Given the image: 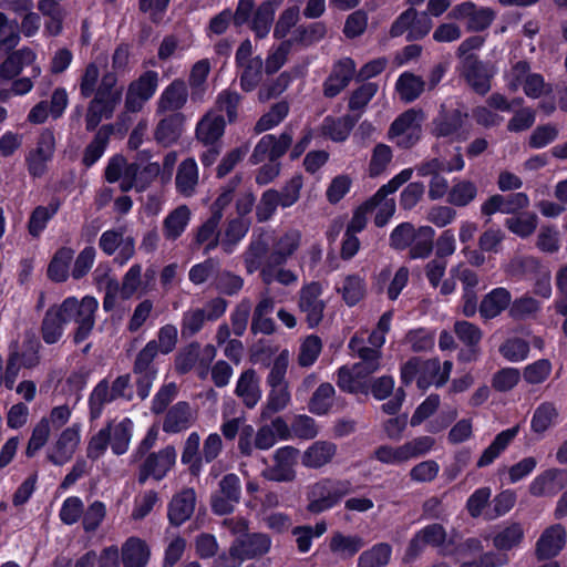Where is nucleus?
<instances>
[{"label":"nucleus","instance_id":"obj_1","mask_svg":"<svg viewBox=\"0 0 567 567\" xmlns=\"http://www.w3.org/2000/svg\"><path fill=\"white\" fill-rule=\"evenodd\" d=\"M453 363L445 361L443 365L439 359L421 360L412 358L401 368V380L404 384H410L414 380L421 390H426L431 385H444L452 372Z\"/></svg>","mask_w":567,"mask_h":567},{"label":"nucleus","instance_id":"obj_2","mask_svg":"<svg viewBox=\"0 0 567 567\" xmlns=\"http://www.w3.org/2000/svg\"><path fill=\"white\" fill-rule=\"evenodd\" d=\"M117 78L114 72L102 76L101 84L94 97L87 105L85 127L93 131L102 122L113 116L116 105L121 101L122 91L116 89Z\"/></svg>","mask_w":567,"mask_h":567},{"label":"nucleus","instance_id":"obj_3","mask_svg":"<svg viewBox=\"0 0 567 567\" xmlns=\"http://www.w3.org/2000/svg\"><path fill=\"white\" fill-rule=\"evenodd\" d=\"M456 280L462 284V313L467 317H474L477 311L478 275L464 264H457L450 269V277L443 280L440 293L451 295L456 290Z\"/></svg>","mask_w":567,"mask_h":567},{"label":"nucleus","instance_id":"obj_4","mask_svg":"<svg viewBox=\"0 0 567 567\" xmlns=\"http://www.w3.org/2000/svg\"><path fill=\"white\" fill-rule=\"evenodd\" d=\"M351 492V483L347 480L321 478L308 487L307 511L320 514L331 509Z\"/></svg>","mask_w":567,"mask_h":567},{"label":"nucleus","instance_id":"obj_5","mask_svg":"<svg viewBox=\"0 0 567 567\" xmlns=\"http://www.w3.org/2000/svg\"><path fill=\"white\" fill-rule=\"evenodd\" d=\"M505 81L509 91L516 92L522 89L525 95L533 100L553 94V85L546 82L542 74L532 72L526 61L516 62L505 73Z\"/></svg>","mask_w":567,"mask_h":567},{"label":"nucleus","instance_id":"obj_6","mask_svg":"<svg viewBox=\"0 0 567 567\" xmlns=\"http://www.w3.org/2000/svg\"><path fill=\"white\" fill-rule=\"evenodd\" d=\"M65 321L74 320L78 328L74 332V342L84 341L92 332L95 324V312L99 302L94 297L85 296L81 300L75 297L66 298L61 305Z\"/></svg>","mask_w":567,"mask_h":567},{"label":"nucleus","instance_id":"obj_7","mask_svg":"<svg viewBox=\"0 0 567 567\" xmlns=\"http://www.w3.org/2000/svg\"><path fill=\"white\" fill-rule=\"evenodd\" d=\"M412 174L411 168L401 171L365 202L369 212L374 213V224L378 227H383L395 213V202L393 198H389V195L395 193L404 183L410 181Z\"/></svg>","mask_w":567,"mask_h":567},{"label":"nucleus","instance_id":"obj_8","mask_svg":"<svg viewBox=\"0 0 567 567\" xmlns=\"http://www.w3.org/2000/svg\"><path fill=\"white\" fill-rule=\"evenodd\" d=\"M56 141L53 131L43 128L33 146L27 152L24 162L28 173L33 178L44 176L55 153Z\"/></svg>","mask_w":567,"mask_h":567},{"label":"nucleus","instance_id":"obj_9","mask_svg":"<svg viewBox=\"0 0 567 567\" xmlns=\"http://www.w3.org/2000/svg\"><path fill=\"white\" fill-rule=\"evenodd\" d=\"M424 120L425 114L422 110L410 109L393 121L389 128L388 137L399 147H412L421 137Z\"/></svg>","mask_w":567,"mask_h":567},{"label":"nucleus","instance_id":"obj_10","mask_svg":"<svg viewBox=\"0 0 567 567\" xmlns=\"http://www.w3.org/2000/svg\"><path fill=\"white\" fill-rule=\"evenodd\" d=\"M432 27L433 22L426 13L419 14L414 8H409L393 21L389 34L391 38L405 34L408 41H414L427 35Z\"/></svg>","mask_w":567,"mask_h":567},{"label":"nucleus","instance_id":"obj_11","mask_svg":"<svg viewBox=\"0 0 567 567\" xmlns=\"http://www.w3.org/2000/svg\"><path fill=\"white\" fill-rule=\"evenodd\" d=\"M455 21H464L468 32H482L491 27L496 13L488 7H478L472 1L455 4L449 13Z\"/></svg>","mask_w":567,"mask_h":567},{"label":"nucleus","instance_id":"obj_12","mask_svg":"<svg viewBox=\"0 0 567 567\" xmlns=\"http://www.w3.org/2000/svg\"><path fill=\"white\" fill-rule=\"evenodd\" d=\"M292 138L293 132L290 127H286L279 135L267 134L262 136L256 144L249 162L252 165H257L267 158L277 162L291 146Z\"/></svg>","mask_w":567,"mask_h":567},{"label":"nucleus","instance_id":"obj_13","mask_svg":"<svg viewBox=\"0 0 567 567\" xmlns=\"http://www.w3.org/2000/svg\"><path fill=\"white\" fill-rule=\"evenodd\" d=\"M241 497V484L239 477L229 473L223 476L218 483V489L212 495L210 506L215 514L226 515L234 512Z\"/></svg>","mask_w":567,"mask_h":567},{"label":"nucleus","instance_id":"obj_14","mask_svg":"<svg viewBox=\"0 0 567 567\" xmlns=\"http://www.w3.org/2000/svg\"><path fill=\"white\" fill-rule=\"evenodd\" d=\"M322 291L320 282L311 281L303 285L298 292V308L306 315L310 328L317 327L322 321L326 309V302L321 299Z\"/></svg>","mask_w":567,"mask_h":567},{"label":"nucleus","instance_id":"obj_15","mask_svg":"<svg viewBox=\"0 0 567 567\" xmlns=\"http://www.w3.org/2000/svg\"><path fill=\"white\" fill-rule=\"evenodd\" d=\"M176 456V450L172 445L151 453L140 467L138 482L144 484L150 477L163 480L175 465Z\"/></svg>","mask_w":567,"mask_h":567},{"label":"nucleus","instance_id":"obj_16","mask_svg":"<svg viewBox=\"0 0 567 567\" xmlns=\"http://www.w3.org/2000/svg\"><path fill=\"white\" fill-rule=\"evenodd\" d=\"M158 86V74L155 71H146L127 89L125 107L128 112H140L144 104L155 94Z\"/></svg>","mask_w":567,"mask_h":567},{"label":"nucleus","instance_id":"obj_17","mask_svg":"<svg viewBox=\"0 0 567 567\" xmlns=\"http://www.w3.org/2000/svg\"><path fill=\"white\" fill-rule=\"evenodd\" d=\"M125 233V227L107 229L102 233L99 240V246L105 255L112 256L118 250L115 260H118L121 265L130 260L135 254V240L132 236H126Z\"/></svg>","mask_w":567,"mask_h":567},{"label":"nucleus","instance_id":"obj_18","mask_svg":"<svg viewBox=\"0 0 567 567\" xmlns=\"http://www.w3.org/2000/svg\"><path fill=\"white\" fill-rule=\"evenodd\" d=\"M80 433L81 426L79 424H73L64 429L55 442L48 449V461L58 466L68 463L80 444Z\"/></svg>","mask_w":567,"mask_h":567},{"label":"nucleus","instance_id":"obj_19","mask_svg":"<svg viewBox=\"0 0 567 567\" xmlns=\"http://www.w3.org/2000/svg\"><path fill=\"white\" fill-rule=\"evenodd\" d=\"M298 450L292 446L278 449L274 454V464L262 471L264 478L272 482H291L296 476L295 464Z\"/></svg>","mask_w":567,"mask_h":567},{"label":"nucleus","instance_id":"obj_20","mask_svg":"<svg viewBox=\"0 0 567 567\" xmlns=\"http://www.w3.org/2000/svg\"><path fill=\"white\" fill-rule=\"evenodd\" d=\"M35 60L37 53L29 47L10 51L0 63V79L12 80L28 65H32V78H38L41 74V68L34 65Z\"/></svg>","mask_w":567,"mask_h":567},{"label":"nucleus","instance_id":"obj_21","mask_svg":"<svg viewBox=\"0 0 567 567\" xmlns=\"http://www.w3.org/2000/svg\"><path fill=\"white\" fill-rule=\"evenodd\" d=\"M567 485V471L549 468L538 474L529 484L528 492L534 497L556 495Z\"/></svg>","mask_w":567,"mask_h":567},{"label":"nucleus","instance_id":"obj_22","mask_svg":"<svg viewBox=\"0 0 567 567\" xmlns=\"http://www.w3.org/2000/svg\"><path fill=\"white\" fill-rule=\"evenodd\" d=\"M467 118L466 113L460 110L441 112L433 121L432 134L436 137H446L452 141H462L465 136L461 130Z\"/></svg>","mask_w":567,"mask_h":567},{"label":"nucleus","instance_id":"obj_23","mask_svg":"<svg viewBox=\"0 0 567 567\" xmlns=\"http://www.w3.org/2000/svg\"><path fill=\"white\" fill-rule=\"evenodd\" d=\"M446 540V532L440 524H431L419 530L411 539L405 553L406 559H414L426 545L441 547Z\"/></svg>","mask_w":567,"mask_h":567},{"label":"nucleus","instance_id":"obj_24","mask_svg":"<svg viewBox=\"0 0 567 567\" xmlns=\"http://www.w3.org/2000/svg\"><path fill=\"white\" fill-rule=\"evenodd\" d=\"M355 72V63L344 58L333 65L330 75L323 83V94L327 97H334L348 86Z\"/></svg>","mask_w":567,"mask_h":567},{"label":"nucleus","instance_id":"obj_25","mask_svg":"<svg viewBox=\"0 0 567 567\" xmlns=\"http://www.w3.org/2000/svg\"><path fill=\"white\" fill-rule=\"evenodd\" d=\"M364 546V540L357 534L333 532L328 539L329 551L338 559L347 560L354 557Z\"/></svg>","mask_w":567,"mask_h":567},{"label":"nucleus","instance_id":"obj_26","mask_svg":"<svg viewBox=\"0 0 567 567\" xmlns=\"http://www.w3.org/2000/svg\"><path fill=\"white\" fill-rule=\"evenodd\" d=\"M338 446L331 441L319 440L309 445L301 456L305 467L318 470L330 464L336 457Z\"/></svg>","mask_w":567,"mask_h":567},{"label":"nucleus","instance_id":"obj_27","mask_svg":"<svg viewBox=\"0 0 567 567\" xmlns=\"http://www.w3.org/2000/svg\"><path fill=\"white\" fill-rule=\"evenodd\" d=\"M196 504V493L193 488H184L173 496L168 505L171 524L179 526L190 518Z\"/></svg>","mask_w":567,"mask_h":567},{"label":"nucleus","instance_id":"obj_28","mask_svg":"<svg viewBox=\"0 0 567 567\" xmlns=\"http://www.w3.org/2000/svg\"><path fill=\"white\" fill-rule=\"evenodd\" d=\"M235 394L241 400L247 409H254L261 399L260 380L254 369L240 373Z\"/></svg>","mask_w":567,"mask_h":567},{"label":"nucleus","instance_id":"obj_29","mask_svg":"<svg viewBox=\"0 0 567 567\" xmlns=\"http://www.w3.org/2000/svg\"><path fill=\"white\" fill-rule=\"evenodd\" d=\"M188 91L183 80H174L164 89L156 102V112L163 114L166 112H176L187 102Z\"/></svg>","mask_w":567,"mask_h":567},{"label":"nucleus","instance_id":"obj_30","mask_svg":"<svg viewBox=\"0 0 567 567\" xmlns=\"http://www.w3.org/2000/svg\"><path fill=\"white\" fill-rule=\"evenodd\" d=\"M302 234L299 229L290 228L280 234L272 241V249L268 259L287 262L300 248Z\"/></svg>","mask_w":567,"mask_h":567},{"label":"nucleus","instance_id":"obj_31","mask_svg":"<svg viewBox=\"0 0 567 567\" xmlns=\"http://www.w3.org/2000/svg\"><path fill=\"white\" fill-rule=\"evenodd\" d=\"M199 184V169L196 161L188 157L181 162L175 177L177 193L184 197H192L196 194Z\"/></svg>","mask_w":567,"mask_h":567},{"label":"nucleus","instance_id":"obj_32","mask_svg":"<svg viewBox=\"0 0 567 567\" xmlns=\"http://www.w3.org/2000/svg\"><path fill=\"white\" fill-rule=\"evenodd\" d=\"M93 280L100 289L105 291L103 309L106 312L113 310L117 302L120 284L112 276L110 266L107 264H100L93 272Z\"/></svg>","mask_w":567,"mask_h":567},{"label":"nucleus","instance_id":"obj_33","mask_svg":"<svg viewBox=\"0 0 567 567\" xmlns=\"http://www.w3.org/2000/svg\"><path fill=\"white\" fill-rule=\"evenodd\" d=\"M289 437L288 424L281 417H276L270 424L260 426L255 432V446L257 450L266 451L271 449L278 439Z\"/></svg>","mask_w":567,"mask_h":567},{"label":"nucleus","instance_id":"obj_34","mask_svg":"<svg viewBox=\"0 0 567 567\" xmlns=\"http://www.w3.org/2000/svg\"><path fill=\"white\" fill-rule=\"evenodd\" d=\"M285 264L286 262L268 259L259 274L261 281L267 286L275 282L284 287L296 286L298 282V275L296 271L285 267Z\"/></svg>","mask_w":567,"mask_h":567},{"label":"nucleus","instance_id":"obj_35","mask_svg":"<svg viewBox=\"0 0 567 567\" xmlns=\"http://www.w3.org/2000/svg\"><path fill=\"white\" fill-rule=\"evenodd\" d=\"M566 543L565 528L557 524L544 530L537 542L536 551L539 558H550L563 549Z\"/></svg>","mask_w":567,"mask_h":567},{"label":"nucleus","instance_id":"obj_36","mask_svg":"<svg viewBox=\"0 0 567 567\" xmlns=\"http://www.w3.org/2000/svg\"><path fill=\"white\" fill-rule=\"evenodd\" d=\"M511 303V292L506 288L498 287L483 297L478 311L482 318L493 319L499 316Z\"/></svg>","mask_w":567,"mask_h":567},{"label":"nucleus","instance_id":"obj_37","mask_svg":"<svg viewBox=\"0 0 567 567\" xmlns=\"http://www.w3.org/2000/svg\"><path fill=\"white\" fill-rule=\"evenodd\" d=\"M194 413L187 402H178L173 405L163 422V431L166 433H179L187 430L194 422Z\"/></svg>","mask_w":567,"mask_h":567},{"label":"nucleus","instance_id":"obj_38","mask_svg":"<svg viewBox=\"0 0 567 567\" xmlns=\"http://www.w3.org/2000/svg\"><path fill=\"white\" fill-rule=\"evenodd\" d=\"M225 132V120L221 115L207 112L196 126V137L205 145L215 144Z\"/></svg>","mask_w":567,"mask_h":567},{"label":"nucleus","instance_id":"obj_39","mask_svg":"<svg viewBox=\"0 0 567 567\" xmlns=\"http://www.w3.org/2000/svg\"><path fill=\"white\" fill-rule=\"evenodd\" d=\"M233 544L235 546L238 545L237 549L243 558L247 560L267 554L271 547V539L266 534L254 533L237 537Z\"/></svg>","mask_w":567,"mask_h":567},{"label":"nucleus","instance_id":"obj_40","mask_svg":"<svg viewBox=\"0 0 567 567\" xmlns=\"http://www.w3.org/2000/svg\"><path fill=\"white\" fill-rule=\"evenodd\" d=\"M185 117L181 113H174L161 120L155 128L154 137L163 146L175 144L183 133Z\"/></svg>","mask_w":567,"mask_h":567},{"label":"nucleus","instance_id":"obj_41","mask_svg":"<svg viewBox=\"0 0 567 567\" xmlns=\"http://www.w3.org/2000/svg\"><path fill=\"white\" fill-rule=\"evenodd\" d=\"M61 207V202L58 198L51 199L48 205L37 206L29 218L28 231L29 234L38 238L47 228L48 223L56 215Z\"/></svg>","mask_w":567,"mask_h":567},{"label":"nucleus","instance_id":"obj_42","mask_svg":"<svg viewBox=\"0 0 567 567\" xmlns=\"http://www.w3.org/2000/svg\"><path fill=\"white\" fill-rule=\"evenodd\" d=\"M192 212L186 205L173 209L163 220V234L167 240H176L187 228Z\"/></svg>","mask_w":567,"mask_h":567},{"label":"nucleus","instance_id":"obj_43","mask_svg":"<svg viewBox=\"0 0 567 567\" xmlns=\"http://www.w3.org/2000/svg\"><path fill=\"white\" fill-rule=\"evenodd\" d=\"M462 74L477 93L485 94L489 91L491 75L482 61L468 59L467 63L462 64Z\"/></svg>","mask_w":567,"mask_h":567},{"label":"nucleus","instance_id":"obj_44","mask_svg":"<svg viewBox=\"0 0 567 567\" xmlns=\"http://www.w3.org/2000/svg\"><path fill=\"white\" fill-rule=\"evenodd\" d=\"M65 323L60 306L48 309L41 327L43 341L48 344L56 343L63 334Z\"/></svg>","mask_w":567,"mask_h":567},{"label":"nucleus","instance_id":"obj_45","mask_svg":"<svg viewBox=\"0 0 567 567\" xmlns=\"http://www.w3.org/2000/svg\"><path fill=\"white\" fill-rule=\"evenodd\" d=\"M148 559V546L141 538L131 537L123 544L122 560L124 567H145Z\"/></svg>","mask_w":567,"mask_h":567},{"label":"nucleus","instance_id":"obj_46","mask_svg":"<svg viewBox=\"0 0 567 567\" xmlns=\"http://www.w3.org/2000/svg\"><path fill=\"white\" fill-rule=\"evenodd\" d=\"M269 250L268 239L264 234L254 237L244 252V264L248 274L261 270L264 259Z\"/></svg>","mask_w":567,"mask_h":567},{"label":"nucleus","instance_id":"obj_47","mask_svg":"<svg viewBox=\"0 0 567 567\" xmlns=\"http://www.w3.org/2000/svg\"><path fill=\"white\" fill-rule=\"evenodd\" d=\"M425 86L426 83L421 76L412 72H404L396 80L395 91L401 101L411 103L421 96Z\"/></svg>","mask_w":567,"mask_h":567},{"label":"nucleus","instance_id":"obj_48","mask_svg":"<svg viewBox=\"0 0 567 567\" xmlns=\"http://www.w3.org/2000/svg\"><path fill=\"white\" fill-rule=\"evenodd\" d=\"M104 429H110V444L113 453L116 455L126 453L132 439L133 422L126 417L117 423L111 422Z\"/></svg>","mask_w":567,"mask_h":567},{"label":"nucleus","instance_id":"obj_49","mask_svg":"<svg viewBox=\"0 0 567 567\" xmlns=\"http://www.w3.org/2000/svg\"><path fill=\"white\" fill-rule=\"evenodd\" d=\"M517 434L518 426H513L498 433L494 441L483 451L481 457L477 461V466L485 467L492 464L501 455V453L506 450V447L516 437Z\"/></svg>","mask_w":567,"mask_h":567},{"label":"nucleus","instance_id":"obj_50","mask_svg":"<svg viewBox=\"0 0 567 567\" xmlns=\"http://www.w3.org/2000/svg\"><path fill=\"white\" fill-rule=\"evenodd\" d=\"M355 120L350 115L340 117L327 116L321 124V134L333 142H344L350 135Z\"/></svg>","mask_w":567,"mask_h":567},{"label":"nucleus","instance_id":"obj_51","mask_svg":"<svg viewBox=\"0 0 567 567\" xmlns=\"http://www.w3.org/2000/svg\"><path fill=\"white\" fill-rule=\"evenodd\" d=\"M478 194L477 185L465 178H455L446 202L455 207H465L475 200Z\"/></svg>","mask_w":567,"mask_h":567},{"label":"nucleus","instance_id":"obj_52","mask_svg":"<svg viewBox=\"0 0 567 567\" xmlns=\"http://www.w3.org/2000/svg\"><path fill=\"white\" fill-rule=\"evenodd\" d=\"M112 133V125H103L97 130L96 134L94 135V138L85 147L83 154L82 162L86 167L92 166L102 157L110 142Z\"/></svg>","mask_w":567,"mask_h":567},{"label":"nucleus","instance_id":"obj_53","mask_svg":"<svg viewBox=\"0 0 567 567\" xmlns=\"http://www.w3.org/2000/svg\"><path fill=\"white\" fill-rule=\"evenodd\" d=\"M267 401L261 408L260 417L270 419L275 413L285 410L291 400L289 385L269 386Z\"/></svg>","mask_w":567,"mask_h":567},{"label":"nucleus","instance_id":"obj_54","mask_svg":"<svg viewBox=\"0 0 567 567\" xmlns=\"http://www.w3.org/2000/svg\"><path fill=\"white\" fill-rule=\"evenodd\" d=\"M337 291L349 307H353L365 296V281L359 275H348L344 277L342 285L337 288Z\"/></svg>","mask_w":567,"mask_h":567},{"label":"nucleus","instance_id":"obj_55","mask_svg":"<svg viewBox=\"0 0 567 567\" xmlns=\"http://www.w3.org/2000/svg\"><path fill=\"white\" fill-rule=\"evenodd\" d=\"M219 223L218 214L210 216L195 233V245L204 246L206 254L215 249L219 244Z\"/></svg>","mask_w":567,"mask_h":567},{"label":"nucleus","instance_id":"obj_56","mask_svg":"<svg viewBox=\"0 0 567 567\" xmlns=\"http://www.w3.org/2000/svg\"><path fill=\"white\" fill-rule=\"evenodd\" d=\"M74 257V250L62 247L56 250L48 267V276L56 282H63L69 277L70 262Z\"/></svg>","mask_w":567,"mask_h":567},{"label":"nucleus","instance_id":"obj_57","mask_svg":"<svg viewBox=\"0 0 567 567\" xmlns=\"http://www.w3.org/2000/svg\"><path fill=\"white\" fill-rule=\"evenodd\" d=\"M200 435L197 432L189 433L183 444L181 461L193 475L200 473Z\"/></svg>","mask_w":567,"mask_h":567},{"label":"nucleus","instance_id":"obj_58","mask_svg":"<svg viewBox=\"0 0 567 567\" xmlns=\"http://www.w3.org/2000/svg\"><path fill=\"white\" fill-rule=\"evenodd\" d=\"M538 225V217L533 212H523L505 220L506 228L520 238L532 236Z\"/></svg>","mask_w":567,"mask_h":567},{"label":"nucleus","instance_id":"obj_59","mask_svg":"<svg viewBox=\"0 0 567 567\" xmlns=\"http://www.w3.org/2000/svg\"><path fill=\"white\" fill-rule=\"evenodd\" d=\"M18 22L0 12V58L6 56L20 42Z\"/></svg>","mask_w":567,"mask_h":567},{"label":"nucleus","instance_id":"obj_60","mask_svg":"<svg viewBox=\"0 0 567 567\" xmlns=\"http://www.w3.org/2000/svg\"><path fill=\"white\" fill-rule=\"evenodd\" d=\"M338 386L348 393L367 394L369 391L368 381L362 380L352 367L342 365L337 372Z\"/></svg>","mask_w":567,"mask_h":567},{"label":"nucleus","instance_id":"obj_61","mask_svg":"<svg viewBox=\"0 0 567 567\" xmlns=\"http://www.w3.org/2000/svg\"><path fill=\"white\" fill-rule=\"evenodd\" d=\"M392 547L388 543H378L361 553L358 558V567H383L391 559Z\"/></svg>","mask_w":567,"mask_h":567},{"label":"nucleus","instance_id":"obj_62","mask_svg":"<svg viewBox=\"0 0 567 567\" xmlns=\"http://www.w3.org/2000/svg\"><path fill=\"white\" fill-rule=\"evenodd\" d=\"M289 109V104L286 101L274 104L270 110L256 122L254 126L255 133L260 134L278 126L287 117Z\"/></svg>","mask_w":567,"mask_h":567},{"label":"nucleus","instance_id":"obj_63","mask_svg":"<svg viewBox=\"0 0 567 567\" xmlns=\"http://www.w3.org/2000/svg\"><path fill=\"white\" fill-rule=\"evenodd\" d=\"M116 400L110 390L106 380L100 381L93 389L89 398L90 417L96 420L102 415L103 409L107 403Z\"/></svg>","mask_w":567,"mask_h":567},{"label":"nucleus","instance_id":"obj_64","mask_svg":"<svg viewBox=\"0 0 567 567\" xmlns=\"http://www.w3.org/2000/svg\"><path fill=\"white\" fill-rule=\"evenodd\" d=\"M558 417V410L554 403L544 402L535 410L530 426L532 430L537 434L545 433L549 427L554 425Z\"/></svg>","mask_w":567,"mask_h":567}]
</instances>
